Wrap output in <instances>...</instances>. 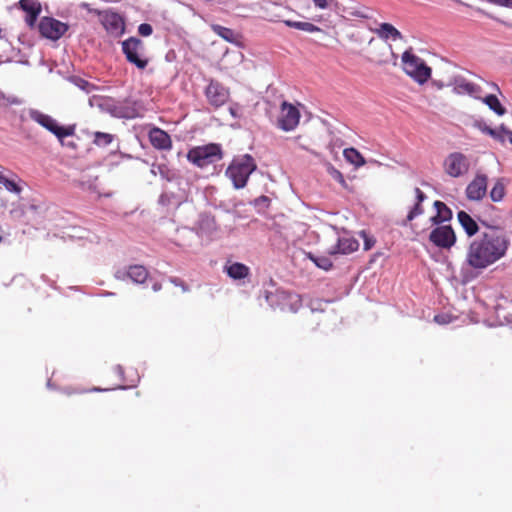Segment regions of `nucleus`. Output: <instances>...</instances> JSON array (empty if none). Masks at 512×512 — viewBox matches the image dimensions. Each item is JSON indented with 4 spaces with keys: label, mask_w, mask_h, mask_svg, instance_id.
Returning a JSON list of instances; mask_svg holds the SVG:
<instances>
[{
    "label": "nucleus",
    "mask_w": 512,
    "mask_h": 512,
    "mask_svg": "<svg viewBox=\"0 0 512 512\" xmlns=\"http://www.w3.org/2000/svg\"><path fill=\"white\" fill-rule=\"evenodd\" d=\"M480 223L485 230L470 242L465 258V263L477 271H483L502 259L510 245L509 236L500 225L486 220H480Z\"/></svg>",
    "instance_id": "1"
},
{
    "label": "nucleus",
    "mask_w": 512,
    "mask_h": 512,
    "mask_svg": "<svg viewBox=\"0 0 512 512\" xmlns=\"http://www.w3.org/2000/svg\"><path fill=\"white\" fill-rule=\"evenodd\" d=\"M257 168L255 160L249 154L235 157L226 170V175L231 179L236 189L245 187L249 176Z\"/></svg>",
    "instance_id": "2"
},
{
    "label": "nucleus",
    "mask_w": 512,
    "mask_h": 512,
    "mask_svg": "<svg viewBox=\"0 0 512 512\" xmlns=\"http://www.w3.org/2000/svg\"><path fill=\"white\" fill-rule=\"evenodd\" d=\"M223 158V151L220 144L209 143L191 148L187 153L189 162L199 168L207 167Z\"/></svg>",
    "instance_id": "3"
},
{
    "label": "nucleus",
    "mask_w": 512,
    "mask_h": 512,
    "mask_svg": "<svg viewBox=\"0 0 512 512\" xmlns=\"http://www.w3.org/2000/svg\"><path fill=\"white\" fill-rule=\"evenodd\" d=\"M402 64L405 73L419 84L426 83L431 77V68L425 64L423 59L409 51L402 54Z\"/></svg>",
    "instance_id": "4"
},
{
    "label": "nucleus",
    "mask_w": 512,
    "mask_h": 512,
    "mask_svg": "<svg viewBox=\"0 0 512 512\" xmlns=\"http://www.w3.org/2000/svg\"><path fill=\"white\" fill-rule=\"evenodd\" d=\"M30 117L33 121L54 134L62 145L64 144V139L66 137L73 136L75 134V124L60 126L50 115L44 114L38 110H32L30 112Z\"/></svg>",
    "instance_id": "5"
},
{
    "label": "nucleus",
    "mask_w": 512,
    "mask_h": 512,
    "mask_svg": "<svg viewBox=\"0 0 512 512\" xmlns=\"http://www.w3.org/2000/svg\"><path fill=\"white\" fill-rule=\"evenodd\" d=\"M145 44L136 37H130L122 42V52L127 61L134 64L138 69H145L149 63V59L144 57Z\"/></svg>",
    "instance_id": "6"
},
{
    "label": "nucleus",
    "mask_w": 512,
    "mask_h": 512,
    "mask_svg": "<svg viewBox=\"0 0 512 512\" xmlns=\"http://www.w3.org/2000/svg\"><path fill=\"white\" fill-rule=\"evenodd\" d=\"M443 168L447 175L452 178H460L467 174L470 162L466 155L461 152L450 153L443 162Z\"/></svg>",
    "instance_id": "7"
},
{
    "label": "nucleus",
    "mask_w": 512,
    "mask_h": 512,
    "mask_svg": "<svg viewBox=\"0 0 512 512\" xmlns=\"http://www.w3.org/2000/svg\"><path fill=\"white\" fill-rule=\"evenodd\" d=\"M100 17L101 24L108 34L117 38L125 32L124 18L117 12L112 10L96 11Z\"/></svg>",
    "instance_id": "8"
},
{
    "label": "nucleus",
    "mask_w": 512,
    "mask_h": 512,
    "mask_svg": "<svg viewBox=\"0 0 512 512\" xmlns=\"http://www.w3.org/2000/svg\"><path fill=\"white\" fill-rule=\"evenodd\" d=\"M68 28V24L52 17H43L38 25L41 36L54 41L60 39Z\"/></svg>",
    "instance_id": "9"
},
{
    "label": "nucleus",
    "mask_w": 512,
    "mask_h": 512,
    "mask_svg": "<svg viewBox=\"0 0 512 512\" xmlns=\"http://www.w3.org/2000/svg\"><path fill=\"white\" fill-rule=\"evenodd\" d=\"M205 96L208 103L217 109L228 102L230 91L220 82L211 80L205 89Z\"/></svg>",
    "instance_id": "10"
},
{
    "label": "nucleus",
    "mask_w": 512,
    "mask_h": 512,
    "mask_svg": "<svg viewBox=\"0 0 512 512\" xmlns=\"http://www.w3.org/2000/svg\"><path fill=\"white\" fill-rule=\"evenodd\" d=\"M429 240L437 247L449 249L455 244L456 235L450 225H442L430 232Z\"/></svg>",
    "instance_id": "11"
},
{
    "label": "nucleus",
    "mask_w": 512,
    "mask_h": 512,
    "mask_svg": "<svg viewBox=\"0 0 512 512\" xmlns=\"http://www.w3.org/2000/svg\"><path fill=\"white\" fill-rule=\"evenodd\" d=\"M488 178L485 174L477 173L474 179L467 185L465 194L470 201H480L487 193Z\"/></svg>",
    "instance_id": "12"
},
{
    "label": "nucleus",
    "mask_w": 512,
    "mask_h": 512,
    "mask_svg": "<svg viewBox=\"0 0 512 512\" xmlns=\"http://www.w3.org/2000/svg\"><path fill=\"white\" fill-rule=\"evenodd\" d=\"M311 118L312 113L304 104L298 101L293 104L290 103V131L302 124L308 123Z\"/></svg>",
    "instance_id": "13"
},
{
    "label": "nucleus",
    "mask_w": 512,
    "mask_h": 512,
    "mask_svg": "<svg viewBox=\"0 0 512 512\" xmlns=\"http://www.w3.org/2000/svg\"><path fill=\"white\" fill-rule=\"evenodd\" d=\"M18 6L21 10H23L26 13V24L30 28H33L42 11V6L39 0H20L18 2Z\"/></svg>",
    "instance_id": "14"
},
{
    "label": "nucleus",
    "mask_w": 512,
    "mask_h": 512,
    "mask_svg": "<svg viewBox=\"0 0 512 512\" xmlns=\"http://www.w3.org/2000/svg\"><path fill=\"white\" fill-rule=\"evenodd\" d=\"M151 145L158 150H171L172 139L170 135L161 128L153 127L148 133Z\"/></svg>",
    "instance_id": "15"
},
{
    "label": "nucleus",
    "mask_w": 512,
    "mask_h": 512,
    "mask_svg": "<svg viewBox=\"0 0 512 512\" xmlns=\"http://www.w3.org/2000/svg\"><path fill=\"white\" fill-rule=\"evenodd\" d=\"M359 247V242L354 237L344 234L343 236H340L337 240V243L335 246H333L329 250L330 255H336V254H350L354 251H356Z\"/></svg>",
    "instance_id": "16"
},
{
    "label": "nucleus",
    "mask_w": 512,
    "mask_h": 512,
    "mask_svg": "<svg viewBox=\"0 0 512 512\" xmlns=\"http://www.w3.org/2000/svg\"><path fill=\"white\" fill-rule=\"evenodd\" d=\"M224 272L233 280H242L250 275V268L240 262H228L224 266Z\"/></svg>",
    "instance_id": "17"
},
{
    "label": "nucleus",
    "mask_w": 512,
    "mask_h": 512,
    "mask_svg": "<svg viewBox=\"0 0 512 512\" xmlns=\"http://www.w3.org/2000/svg\"><path fill=\"white\" fill-rule=\"evenodd\" d=\"M457 219L468 237H473L479 232V224L467 212L459 211Z\"/></svg>",
    "instance_id": "18"
},
{
    "label": "nucleus",
    "mask_w": 512,
    "mask_h": 512,
    "mask_svg": "<svg viewBox=\"0 0 512 512\" xmlns=\"http://www.w3.org/2000/svg\"><path fill=\"white\" fill-rule=\"evenodd\" d=\"M125 275L134 283L143 284L147 280L149 272L143 265H131Z\"/></svg>",
    "instance_id": "19"
},
{
    "label": "nucleus",
    "mask_w": 512,
    "mask_h": 512,
    "mask_svg": "<svg viewBox=\"0 0 512 512\" xmlns=\"http://www.w3.org/2000/svg\"><path fill=\"white\" fill-rule=\"evenodd\" d=\"M375 33L384 40H400L403 38L401 32L390 23H381Z\"/></svg>",
    "instance_id": "20"
},
{
    "label": "nucleus",
    "mask_w": 512,
    "mask_h": 512,
    "mask_svg": "<svg viewBox=\"0 0 512 512\" xmlns=\"http://www.w3.org/2000/svg\"><path fill=\"white\" fill-rule=\"evenodd\" d=\"M434 207L437 212V214L431 219L434 224H440L442 222L449 221L452 218V211L445 203L435 201Z\"/></svg>",
    "instance_id": "21"
},
{
    "label": "nucleus",
    "mask_w": 512,
    "mask_h": 512,
    "mask_svg": "<svg viewBox=\"0 0 512 512\" xmlns=\"http://www.w3.org/2000/svg\"><path fill=\"white\" fill-rule=\"evenodd\" d=\"M343 155L347 162L351 163L357 168L365 165L366 163L364 157L355 148L351 147L344 149Z\"/></svg>",
    "instance_id": "22"
},
{
    "label": "nucleus",
    "mask_w": 512,
    "mask_h": 512,
    "mask_svg": "<svg viewBox=\"0 0 512 512\" xmlns=\"http://www.w3.org/2000/svg\"><path fill=\"white\" fill-rule=\"evenodd\" d=\"M455 90L458 93L476 95L480 91V87L474 83L466 81L465 79H459L455 82Z\"/></svg>",
    "instance_id": "23"
},
{
    "label": "nucleus",
    "mask_w": 512,
    "mask_h": 512,
    "mask_svg": "<svg viewBox=\"0 0 512 512\" xmlns=\"http://www.w3.org/2000/svg\"><path fill=\"white\" fill-rule=\"evenodd\" d=\"M483 102L499 116H502L506 113V109L501 105L499 99L494 94L485 96L483 98Z\"/></svg>",
    "instance_id": "24"
},
{
    "label": "nucleus",
    "mask_w": 512,
    "mask_h": 512,
    "mask_svg": "<svg viewBox=\"0 0 512 512\" xmlns=\"http://www.w3.org/2000/svg\"><path fill=\"white\" fill-rule=\"evenodd\" d=\"M290 28H295L308 33L322 32V29L310 22L290 21Z\"/></svg>",
    "instance_id": "25"
},
{
    "label": "nucleus",
    "mask_w": 512,
    "mask_h": 512,
    "mask_svg": "<svg viewBox=\"0 0 512 512\" xmlns=\"http://www.w3.org/2000/svg\"><path fill=\"white\" fill-rule=\"evenodd\" d=\"M478 128L484 134L491 136L493 139L499 141L500 143H504V137L502 135V131H501L500 127L497 129H493V128L487 126L486 124H479Z\"/></svg>",
    "instance_id": "26"
},
{
    "label": "nucleus",
    "mask_w": 512,
    "mask_h": 512,
    "mask_svg": "<svg viewBox=\"0 0 512 512\" xmlns=\"http://www.w3.org/2000/svg\"><path fill=\"white\" fill-rule=\"evenodd\" d=\"M308 257L315 263V265L325 271H328L332 268L333 264L329 257L327 256H313L311 253L308 254Z\"/></svg>",
    "instance_id": "27"
},
{
    "label": "nucleus",
    "mask_w": 512,
    "mask_h": 512,
    "mask_svg": "<svg viewBox=\"0 0 512 512\" xmlns=\"http://www.w3.org/2000/svg\"><path fill=\"white\" fill-rule=\"evenodd\" d=\"M113 141V135L105 132H95L93 143L97 146H108Z\"/></svg>",
    "instance_id": "28"
},
{
    "label": "nucleus",
    "mask_w": 512,
    "mask_h": 512,
    "mask_svg": "<svg viewBox=\"0 0 512 512\" xmlns=\"http://www.w3.org/2000/svg\"><path fill=\"white\" fill-rule=\"evenodd\" d=\"M0 184H2L8 191L19 194L21 192V187L18 183L13 179H8L0 172Z\"/></svg>",
    "instance_id": "29"
},
{
    "label": "nucleus",
    "mask_w": 512,
    "mask_h": 512,
    "mask_svg": "<svg viewBox=\"0 0 512 512\" xmlns=\"http://www.w3.org/2000/svg\"><path fill=\"white\" fill-rule=\"evenodd\" d=\"M504 194H505L504 185L500 181H497L490 191V197H491L492 201H494V202L501 201L504 197Z\"/></svg>",
    "instance_id": "30"
},
{
    "label": "nucleus",
    "mask_w": 512,
    "mask_h": 512,
    "mask_svg": "<svg viewBox=\"0 0 512 512\" xmlns=\"http://www.w3.org/2000/svg\"><path fill=\"white\" fill-rule=\"evenodd\" d=\"M212 30L217 35H219L220 37H222L223 39H225L227 41H232L233 40L234 32L230 28H227V27H224V26H221V25H213L212 26Z\"/></svg>",
    "instance_id": "31"
},
{
    "label": "nucleus",
    "mask_w": 512,
    "mask_h": 512,
    "mask_svg": "<svg viewBox=\"0 0 512 512\" xmlns=\"http://www.w3.org/2000/svg\"><path fill=\"white\" fill-rule=\"evenodd\" d=\"M327 171H328L329 175L335 181H337L342 187H347L346 180H345L343 174L339 170H337L335 167L329 165L327 168Z\"/></svg>",
    "instance_id": "32"
},
{
    "label": "nucleus",
    "mask_w": 512,
    "mask_h": 512,
    "mask_svg": "<svg viewBox=\"0 0 512 512\" xmlns=\"http://www.w3.org/2000/svg\"><path fill=\"white\" fill-rule=\"evenodd\" d=\"M423 213V208L421 206V203H415V205L411 208L407 215V220L412 221L417 216L421 215Z\"/></svg>",
    "instance_id": "33"
},
{
    "label": "nucleus",
    "mask_w": 512,
    "mask_h": 512,
    "mask_svg": "<svg viewBox=\"0 0 512 512\" xmlns=\"http://www.w3.org/2000/svg\"><path fill=\"white\" fill-rule=\"evenodd\" d=\"M453 317L450 314L442 313L434 316V321L439 325H446L451 323Z\"/></svg>",
    "instance_id": "34"
},
{
    "label": "nucleus",
    "mask_w": 512,
    "mask_h": 512,
    "mask_svg": "<svg viewBox=\"0 0 512 512\" xmlns=\"http://www.w3.org/2000/svg\"><path fill=\"white\" fill-rule=\"evenodd\" d=\"M138 33L143 37H148L153 33V28L148 23H142L138 27Z\"/></svg>",
    "instance_id": "35"
},
{
    "label": "nucleus",
    "mask_w": 512,
    "mask_h": 512,
    "mask_svg": "<svg viewBox=\"0 0 512 512\" xmlns=\"http://www.w3.org/2000/svg\"><path fill=\"white\" fill-rule=\"evenodd\" d=\"M360 235L364 239V249L370 250L374 246L375 240L372 237H370L365 231H361Z\"/></svg>",
    "instance_id": "36"
},
{
    "label": "nucleus",
    "mask_w": 512,
    "mask_h": 512,
    "mask_svg": "<svg viewBox=\"0 0 512 512\" xmlns=\"http://www.w3.org/2000/svg\"><path fill=\"white\" fill-rule=\"evenodd\" d=\"M169 281L174 284L175 286H178L182 289L183 292H188L189 287L188 285L180 278L177 277H170Z\"/></svg>",
    "instance_id": "37"
},
{
    "label": "nucleus",
    "mask_w": 512,
    "mask_h": 512,
    "mask_svg": "<svg viewBox=\"0 0 512 512\" xmlns=\"http://www.w3.org/2000/svg\"><path fill=\"white\" fill-rule=\"evenodd\" d=\"M276 124L280 129L288 131V114H282V116L278 117Z\"/></svg>",
    "instance_id": "38"
},
{
    "label": "nucleus",
    "mask_w": 512,
    "mask_h": 512,
    "mask_svg": "<svg viewBox=\"0 0 512 512\" xmlns=\"http://www.w3.org/2000/svg\"><path fill=\"white\" fill-rule=\"evenodd\" d=\"M369 9H362V10H353L350 12V15L359 17V18H365L369 19L371 18V15L368 13Z\"/></svg>",
    "instance_id": "39"
},
{
    "label": "nucleus",
    "mask_w": 512,
    "mask_h": 512,
    "mask_svg": "<svg viewBox=\"0 0 512 512\" xmlns=\"http://www.w3.org/2000/svg\"><path fill=\"white\" fill-rule=\"evenodd\" d=\"M76 85L86 92H90V88L92 87L88 81L80 78L76 80Z\"/></svg>",
    "instance_id": "40"
},
{
    "label": "nucleus",
    "mask_w": 512,
    "mask_h": 512,
    "mask_svg": "<svg viewBox=\"0 0 512 512\" xmlns=\"http://www.w3.org/2000/svg\"><path fill=\"white\" fill-rule=\"evenodd\" d=\"M500 129L502 131L504 140L507 138L509 143L512 144V131L509 130L504 124L500 125Z\"/></svg>",
    "instance_id": "41"
},
{
    "label": "nucleus",
    "mask_w": 512,
    "mask_h": 512,
    "mask_svg": "<svg viewBox=\"0 0 512 512\" xmlns=\"http://www.w3.org/2000/svg\"><path fill=\"white\" fill-rule=\"evenodd\" d=\"M487 1L492 4L498 5V6L512 8V0H487Z\"/></svg>",
    "instance_id": "42"
},
{
    "label": "nucleus",
    "mask_w": 512,
    "mask_h": 512,
    "mask_svg": "<svg viewBox=\"0 0 512 512\" xmlns=\"http://www.w3.org/2000/svg\"><path fill=\"white\" fill-rule=\"evenodd\" d=\"M316 7L320 9H326L329 7L332 0H313Z\"/></svg>",
    "instance_id": "43"
},
{
    "label": "nucleus",
    "mask_w": 512,
    "mask_h": 512,
    "mask_svg": "<svg viewBox=\"0 0 512 512\" xmlns=\"http://www.w3.org/2000/svg\"><path fill=\"white\" fill-rule=\"evenodd\" d=\"M416 203H422L426 199V195L419 188H415Z\"/></svg>",
    "instance_id": "44"
},
{
    "label": "nucleus",
    "mask_w": 512,
    "mask_h": 512,
    "mask_svg": "<svg viewBox=\"0 0 512 512\" xmlns=\"http://www.w3.org/2000/svg\"><path fill=\"white\" fill-rule=\"evenodd\" d=\"M275 298H276V295H274L272 293H270L266 296V299L270 303L271 306H273L275 304Z\"/></svg>",
    "instance_id": "45"
},
{
    "label": "nucleus",
    "mask_w": 512,
    "mask_h": 512,
    "mask_svg": "<svg viewBox=\"0 0 512 512\" xmlns=\"http://www.w3.org/2000/svg\"><path fill=\"white\" fill-rule=\"evenodd\" d=\"M289 299H290V308L292 309V304L299 302V296L298 295L293 296L290 293Z\"/></svg>",
    "instance_id": "46"
},
{
    "label": "nucleus",
    "mask_w": 512,
    "mask_h": 512,
    "mask_svg": "<svg viewBox=\"0 0 512 512\" xmlns=\"http://www.w3.org/2000/svg\"><path fill=\"white\" fill-rule=\"evenodd\" d=\"M161 288H162V285H161L160 283H158V282H156V283H154V284L152 285V289H153V291H155V292L160 291V290H161Z\"/></svg>",
    "instance_id": "47"
},
{
    "label": "nucleus",
    "mask_w": 512,
    "mask_h": 512,
    "mask_svg": "<svg viewBox=\"0 0 512 512\" xmlns=\"http://www.w3.org/2000/svg\"><path fill=\"white\" fill-rule=\"evenodd\" d=\"M287 106H288V102L286 100H283L281 103L282 112H284V110L286 109Z\"/></svg>",
    "instance_id": "48"
},
{
    "label": "nucleus",
    "mask_w": 512,
    "mask_h": 512,
    "mask_svg": "<svg viewBox=\"0 0 512 512\" xmlns=\"http://www.w3.org/2000/svg\"><path fill=\"white\" fill-rule=\"evenodd\" d=\"M68 145L71 146L72 148H76V144L75 143H69Z\"/></svg>",
    "instance_id": "49"
},
{
    "label": "nucleus",
    "mask_w": 512,
    "mask_h": 512,
    "mask_svg": "<svg viewBox=\"0 0 512 512\" xmlns=\"http://www.w3.org/2000/svg\"><path fill=\"white\" fill-rule=\"evenodd\" d=\"M92 391H101L99 388H93Z\"/></svg>",
    "instance_id": "50"
},
{
    "label": "nucleus",
    "mask_w": 512,
    "mask_h": 512,
    "mask_svg": "<svg viewBox=\"0 0 512 512\" xmlns=\"http://www.w3.org/2000/svg\"><path fill=\"white\" fill-rule=\"evenodd\" d=\"M2 38V29L0 28V39Z\"/></svg>",
    "instance_id": "51"
}]
</instances>
